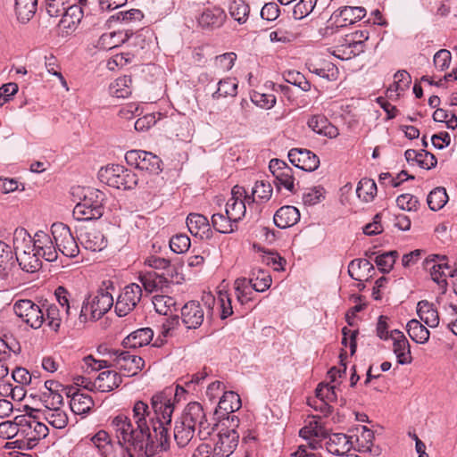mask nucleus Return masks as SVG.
Wrapping results in <instances>:
<instances>
[{"label":"nucleus","instance_id":"f257e3e1","mask_svg":"<svg viewBox=\"0 0 457 457\" xmlns=\"http://www.w3.org/2000/svg\"><path fill=\"white\" fill-rule=\"evenodd\" d=\"M171 395L172 390L166 388L152 396L155 415L150 419L153 433L146 420L149 407L143 401H137L133 406L134 423L125 415L114 417L111 425L118 439L116 443L105 430H99L90 439L101 456L120 457L125 451L133 450L137 457H163L170 447L169 427L174 411Z\"/></svg>","mask_w":457,"mask_h":457},{"label":"nucleus","instance_id":"f03ea898","mask_svg":"<svg viewBox=\"0 0 457 457\" xmlns=\"http://www.w3.org/2000/svg\"><path fill=\"white\" fill-rule=\"evenodd\" d=\"M104 194L95 188L83 189V197L73 209V217L80 221L97 220L104 214Z\"/></svg>","mask_w":457,"mask_h":457},{"label":"nucleus","instance_id":"7ed1b4c3","mask_svg":"<svg viewBox=\"0 0 457 457\" xmlns=\"http://www.w3.org/2000/svg\"><path fill=\"white\" fill-rule=\"evenodd\" d=\"M178 420L190 426L195 430L197 429V435L201 440L206 439L210 435V424L206 420L203 406L197 402L189 403Z\"/></svg>","mask_w":457,"mask_h":457},{"label":"nucleus","instance_id":"20e7f679","mask_svg":"<svg viewBox=\"0 0 457 457\" xmlns=\"http://www.w3.org/2000/svg\"><path fill=\"white\" fill-rule=\"evenodd\" d=\"M51 233L57 251L70 258L76 257L79 253L78 243L67 225L62 222L54 223Z\"/></svg>","mask_w":457,"mask_h":457},{"label":"nucleus","instance_id":"39448f33","mask_svg":"<svg viewBox=\"0 0 457 457\" xmlns=\"http://www.w3.org/2000/svg\"><path fill=\"white\" fill-rule=\"evenodd\" d=\"M101 176L105 177L110 187L118 189H132L138 182L137 176L132 170L118 164L107 167L104 174L101 173Z\"/></svg>","mask_w":457,"mask_h":457},{"label":"nucleus","instance_id":"423d86ee","mask_svg":"<svg viewBox=\"0 0 457 457\" xmlns=\"http://www.w3.org/2000/svg\"><path fill=\"white\" fill-rule=\"evenodd\" d=\"M14 313L34 329L41 328L45 314L38 304L29 299H21L13 304Z\"/></svg>","mask_w":457,"mask_h":457},{"label":"nucleus","instance_id":"0eeeda50","mask_svg":"<svg viewBox=\"0 0 457 457\" xmlns=\"http://www.w3.org/2000/svg\"><path fill=\"white\" fill-rule=\"evenodd\" d=\"M125 160L129 166L158 175L162 170L161 159L151 152L130 150L125 154Z\"/></svg>","mask_w":457,"mask_h":457},{"label":"nucleus","instance_id":"6e6552de","mask_svg":"<svg viewBox=\"0 0 457 457\" xmlns=\"http://www.w3.org/2000/svg\"><path fill=\"white\" fill-rule=\"evenodd\" d=\"M109 354L112 361V367L123 371L125 376H135L144 368L145 361L140 356L129 352L113 350Z\"/></svg>","mask_w":457,"mask_h":457},{"label":"nucleus","instance_id":"1a4fd4ad","mask_svg":"<svg viewBox=\"0 0 457 457\" xmlns=\"http://www.w3.org/2000/svg\"><path fill=\"white\" fill-rule=\"evenodd\" d=\"M142 298V288L138 284L131 283L126 286L117 297L114 305L115 312L119 317L130 313Z\"/></svg>","mask_w":457,"mask_h":457},{"label":"nucleus","instance_id":"9d476101","mask_svg":"<svg viewBox=\"0 0 457 457\" xmlns=\"http://www.w3.org/2000/svg\"><path fill=\"white\" fill-rule=\"evenodd\" d=\"M247 193L245 187L235 186L231 190V197L226 204V215L232 222L238 224L246 215Z\"/></svg>","mask_w":457,"mask_h":457},{"label":"nucleus","instance_id":"9b49d317","mask_svg":"<svg viewBox=\"0 0 457 457\" xmlns=\"http://www.w3.org/2000/svg\"><path fill=\"white\" fill-rule=\"evenodd\" d=\"M315 420L309 422L308 426H312V432L314 439L309 441L307 445H300L295 453L296 457H321L320 453L314 452L320 446V440L328 436V430L320 422L319 416L313 417Z\"/></svg>","mask_w":457,"mask_h":457},{"label":"nucleus","instance_id":"f8f14e48","mask_svg":"<svg viewBox=\"0 0 457 457\" xmlns=\"http://www.w3.org/2000/svg\"><path fill=\"white\" fill-rule=\"evenodd\" d=\"M26 408L29 411V417L18 416V421L21 423V435L26 436L29 441L33 442L45 438L48 435V428L44 423L37 421L32 415V412L37 410L28 406Z\"/></svg>","mask_w":457,"mask_h":457},{"label":"nucleus","instance_id":"ddd939ff","mask_svg":"<svg viewBox=\"0 0 457 457\" xmlns=\"http://www.w3.org/2000/svg\"><path fill=\"white\" fill-rule=\"evenodd\" d=\"M269 169L275 178V184L278 187H284L291 193L295 192L294 170L284 161L272 159L270 162Z\"/></svg>","mask_w":457,"mask_h":457},{"label":"nucleus","instance_id":"4468645a","mask_svg":"<svg viewBox=\"0 0 457 457\" xmlns=\"http://www.w3.org/2000/svg\"><path fill=\"white\" fill-rule=\"evenodd\" d=\"M213 447V457H228L237 448L239 434L233 428H221Z\"/></svg>","mask_w":457,"mask_h":457},{"label":"nucleus","instance_id":"2eb2a0df","mask_svg":"<svg viewBox=\"0 0 457 457\" xmlns=\"http://www.w3.org/2000/svg\"><path fill=\"white\" fill-rule=\"evenodd\" d=\"M106 289L100 288L95 295H91V320H99L104 315L113 305V297L108 290L109 287L113 289L112 283Z\"/></svg>","mask_w":457,"mask_h":457},{"label":"nucleus","instance_id":"dca6fc26","mask_svg":"<svg viewBox=\"0 0 457 457\" xmlns=\"http://www.w3.org/2000/svg\"><path fill=\"white\" fill-rule=\"evenodd\" d=\"M288 158L296 168L305 171H313L320 166L319 157L308 149H291L288 153Z\"/></svg>","mask_w":457,"mask_h":457},{"label":"nucleus","instance_id":"f3484780","mask_svg":"<svg viewBox=\"0 0 457 457\" xmlns=\"http://www.w3.org/2000/svg\"><path fill=\"white\" fill-rule=\"evenodd\" d=\"M204 312L200 303L189 301L181 308V320L187 329H196L204 322Z\"/></svg>","mask_w":457,"mask_h":457},{"label":"nucleus","instance_id":"a211bd4d","mask_svg":"<svg viewBox=\"0 0 457 457\" xmlns=\"http://www.w3.org/2000/svg\"><path fill=\"white\" fill-rule=\"evenodd\" d=\"M33 247L37 254L47 262H54L57 259L56 245L54 244L52 237L44 231H37L34 235Z\"/></svg>","mask_w":457,"mask_h":457},{"label":"nucleus","instance_id":"6ab92c4d","mask_svg":"<svg viewBox=\"0 0 457 457\" xmlns=\"http://www.w3.org/2000/svg\"><path fill=\"white\" fill-rule=\"evenodd\" d=\"M202 301L209 312L212 311L215 302L218 301L220 309V317L221 320H225L233 314L231 299L227 292L219 291L217 298L211 293H204Z\"/></svg>","mask_w":457,"mask_h":457},{"label":"nucleus","instance_id":"aec40b11","mask_svg":"<svg viewBox=\"0 0 457 457\" xmlns=\"http://www.w3.org/2000/svg\"><path fill=\"white\" fill-rule=\"evenodd\" d=\"M187 226L193 236L199 237L201 239H210L212 237V230L209 220L202 214H188L187 218Z\"/></svg>","mask_w":457,"mask_h":457},{"label":"nucleus","instance_id":"412c9836","mask_svg":"<svg viewBox=\"0 0 457 457\" xmlns=\"http://www.w3.org/2000/svg\"><path fill=\"white\" fill-rule=\"evenodd\" d=\"M226 19L225 11L219 6H213L204 9L197 21L198 24L204 29H216L221 27Z\"/></svg>","mask_w":457,"mask_h":457},{"label":"nucleus","instance_id":"4be33fe9","mask_svg":"<svg viewBox=\"0 0 457 457\" xmlns=\"http://www.w3.org/2000/svg\"><path fill=\"white\" fill-rule=\"evenodd\" d=\"M308 127L315 133L335 138L339 135L338 129L323 114H315L307 121Z\"/></svg>","mask_w":457,"mask_h":457},{"label":"nucleus","instance_id":"5701e85b","mask_svg":"<svg viewBox=\"0 0 457 457\" xmlns=\"http://www.w3.org/2000/svg\"><path fill=\"white\" fill-rule=\"evenodd\" d=\"M447 260L445 255L431 254L424 261V267L430 272L431 278L442 287L447 286L446 275L437 262H445Z\"/></svg>","mask_w":457,"mask_h":457},{"label":"nucleus","instance_id":"b1692460","mask_svg":"<svg viewBox=\"0 0 457 457\" xmlns=\"http://www.w3.org/2000/svg\"><path fill=\"white\" fill-rule=\"evenodd\" d=\"M300 220V212L297 208L291 205L280 207L274 214L273 220L279 228H287L294 226Z\"/></svg>","mask_w":457,"mask_h":457},{"label":"nucleus","instance_id":"393cba45","mask_svg":"<svg viewBox=\"0 0 457 457\" xmlns=\"http://www.w3.org/2000/svg\"><path fill=\"white\" fill-rule=\"evenodd\" d=\"M334 15L337 26L345 27L347 24H353L364 18L366 10L363 7L344 6L339 8Z\"/></svg>","mask_w":457,"mask_h":457},{"label":"nucleus","instance_id":"a878e982","mask_svg":"<svg viewBox=\"0 0 457 457\" xmlns=\"http://www.w3.org/2000/svg\"><path fill=\"white\" fill-rule=\"evenodd\" d=\"M132 36V32L123 30L104 33L99 37L96 46L100 50H111L120 46L128 41Z\"/></svg>","mask_w":457,"mask_h":457},{"label":"nucleus","instance_id":"bb28decb","mask_svg":"<svg viewBox=\"0 0 457 457\" xmlns=\"http://www.w3.org/2000/svg\"><path fill=\"white\" fill-rule=\"evenodd\" d=\"M80 241L86 250L101 252L107 246V239L100 230L90 228L80 235Z\"/></svg>","mask_w":457,"mask_h":457},{"label":"nucleus","instance_id":"cd10ccee","mask_svg":"<svg viewBox=\"0 0 457 457\" xmlns=\"http://www.w3.org/2000/svg\"><path fill=\"white\" fill-rule=\"evenodd\" d=\"M374 270L373 264L366 259H354L348 265V274L356 281L369 280Z\"/></svg>","mask_w":457,"mask_h":457},{"label":"nucleus","instance_id":"c85d7f7f","mask_svg":"<svg viewBox=\"0 0 457 457\" xmlns=\"http://www.w3.org/2000/svg\"><path fill=\"white\" fill-rule=\"evenodd\" d=\"M122 382L120 375L114 370H105L101 372L93 386L101 392H110L117 388Z\"/></svg>","mask_w":457,"mask_h":457},{"label":"nucleus","instance_id":"c756f323","mask_svg":"<svg viewBox=\"0 0 457 457\" xmlns=\"http://www.w3.org/2000/svg\"><path fill=\"white\" fill-rule=\"evenodd\" d=\"M327 450L336 455H343L348 453L353 447L352 437L343 433H335L329 436L326 444Z\"/></svg>","mask_w":457,"mask_h":457},{"label":"nucleus","instance_id":"7c9ffc66","mask_svg":"<svg viewBox=\"0 0 457 457\" xmlns=\"http://www.w3.org/2000/svg\"><path fill=\"white\" fill-rule=\"evenodd\" d=\"M16 259L21 268L27 272H35L42 266L41 257L33 246L32 249H25L16 254Z\"/></svg>","mask_w":457,"mask_h":457},{"label":"nucleus","instance_id":"2f4dec72","mask_svg":"<svg viewBox=\"0 0 457 457\" xmlns=\"http://www.w3.org/2000/svg\"><path fill=\"white\" fill-rule=\"evenodd\" d=\"M154 332L150 328L137 329L126 337L122 345L126 348H138L147 345L153 339Z\"/></svg>","mask_w":457,"mask_h":457},{"label":"nucleus","instance_id":"473e14b6","mask_svg":"<svg viewBox=\"0 0 457 457\" xmlns=\"http://www.w3.org/2000/svg\"><path fill=\"white\" fill-rule=\"evenodd\" d=\"M417 314L428 327L436 328L439 324V314L434 304L427 300H421L417 304Z\"/></svg>","mask_w":457,"mask_h":457},{"label":"nucleus","instance_id":"72a5a7b5","mask_svg":"<svg viewBox=\"0 0 457 457\" xmlns=\"http://www.w3.org/2000/svg\"><path fill=\"white\" fill-rule=\"evenodd\" d=\"M61 17L59 25L63 29L73 30L83 17L82 8L80 5L70 4Z\"/></svg>","mask_w":457,"mask_h":457},{"label":"nucleus","instance_id":"f704fd0d","mask_svg":"<svg viewBox=\"0 0 457 457\" xmlns=\"http://www.w3.org/2000/svg\"><path fill=\"white\" fill-rule=\"evenodd\" d=\"M393 350L399 364L403 365L411 362L410 344L403 333H398V337H394Z\"/></svg>","mask_w":457,"mask_h":457},{"label":"nucleus","instance_id":"c9c22d12","mask_svg":"<svg viewBox=\"0 0 457 457\" xmlns=\"http://www.w3.org/2000/svg\"><path fill=\"white\" fill-rule=\"evenodd\" d=\"M272 187L270 183L263 180L256 181L254 187L252 189V195H247V204L251 208V205L257 203H266L272 195Z\"/></svg>","mask_w":457,"mask_h":457},{"label":"nucleus","instance_id":"e433bc0d","mask_svg":"<svg viewBox=\"0 0 457 457\" xmlns=\"http://www.w3.org/2000/svg\"><path fill=\"white\" fill-rule=\"evenodd\" d=\"M195 431L190 426L177 420L174 426V440L177 445L179 448L187 446L194 439Z\"/></svg>","mask_w":457,"mask_h":457},{"label":"nucleus","instance_id":"4c0bfd02","mask_svg":"<svg viewBox=\"0 0 457 457\" xmlns=\"http://www.w3.org/2000/svg\"><path fill=\"white\" fill-rule=\"evenodd\" d=\"M94 406V401L91 396L86 394H82L79 390H77L72 394V397L70 402L71 410L75 414H84L88 412Z\"/></svg>","mask_w":457,"mask_h":457},{"label":"nucleus","instance_id":"58836bf2","mask_svg":"<svg viewBox=\"0 0 457 457\" xmlns=\"http://www.w3.org/2000/svg\"><path fill=\"white\" fill-rule=\"evenodd\" d=\"M110 94L117 98H125L131 95L132 79L130 76H123L116 79L109 87Z\"/></svg>","mask_w":457,"mask_h":457},{"label":"nucleus","instance_id":"ea45409f","mask_svg":"<svg viewBox=\"0 0 457 457\" xmlns=\"http://www.w3.org/2000/svg\"><path fill=\"white\" fill-rule=\"evenodd\" d=\"M409 337L418 344H425L428 341L430 332L418 320H411L406 326Z\"/></svg>","mask_w":457,"mask_h":457},{"label":"nucleus","instance_id":"a19ab883","mask_svg":"<svg viewBox=\"0 0 457 457\" xmlns=\"http://www.w3.org/2000/svg\"><path fill=\"white\" fill-rule=\"evenodd\" d=\"M37 0H15V12L21 23L28 22L37 11Z\"/></svg>","mask_w":457,"mask_h":457},{"label":"nucleus","instance_id":"79ce46f5","mask_svg":"<svg viewBox=\"0 0 457 457\" xmlns=\"http://www.w3.org/2000/svg\"><path fill=\"white\" fill-rule=\"evenodd\" d=\"M229 15L239 24L247 21L250 7L244 0H230L228 5Z\"/></svg>","mask_w":457,"mask_h":457},{"label":"nucleus","instance_id":"37998d69","mask_svg":"<svg viewBox=\"0 0 457 457\" xmlns=\"http://www.w3.org/2000/svg\"><path fill=\"white\" fill-rule=\"evenodd\" d=\"M12 244L16 255L25 249H32L34 237H31L25 228H17L13 232Z\"/></svg>","mask_w":457,"mask_h":457},{"label":"nucleus","instance_id":"c03bdc74","mask_svg":"<svg viewBox=\"0 0 457 457\" xmlns=\"http://www.w3.org/2000/svg\"><path fill=\"white\" fill-rule=\"evenodd\" d=\"M212 224L216 231L223 234L233 233L238 228L237 223L232 222L226 213H214L212 216Z\"/></svg>","mask_w":457,"mask_h":457},{"label":"nucleus","instance_id":"a18cd8bd","mask_svg":"<svg viewBox=\"0 0 457 457\" xmlns=\"http://www.w3.org/2000/svg\"><path fill=\"white\" fill-rule=\"evenodd\" d=\"M449 197L446 190L443 187H437L429 192L427 202L432 211L441 210L448 202Z\"/></svg>","mask_w":457,"mask_h":457},{"label":"nucleus","instance_id":"49530a36","mask_svg":"<svg viewBox=\"0 0 457 457\" xmlns=\"http://www.w3.org/2000/svg\"><path fill=\"white\" fill-rule=\"evenodd\" d=\"M356 194L360 199L369 203L372 201L377 194V185L371 179H361L357 186Z\"/></svg>","mask_w":457,"mask_h":457},{"label":"nucleus","instance_id":"de8ad7c7","mask_svg":"<svg viewBox=\"0 0 457 457\" xmlns=\"http://www.w3.org/2000/svg\"><path fill=\"white\" fill-rule=\"evenodd\" d=\"M218 407L225 413H232L241 407V399L237 394L233 391L224 392L220 398Z\"/></svg>","mask_w":457,"mask_h":457},{"label":"nucleus","instance_id":"09e8293b","mask_svg":"<svg viewBox=\"0 0 457 457\" xmlns=\"http://www.w3.org/2000/svg\"><path fill=\"white\" fill-rule=\"evenodd\" d=\"M44 419L55 428H63L68 424V416L62 409L44 410Z\"/></svg>","mask_w":457,"mask_h":457},{"label":"nucleus","instance_id":"8fccbe9b","mask_svg":"<svg viewBox=\"0 0 457 457\" xmlns=\"http://www.w3.org/2000/svg\"><path fill=\"white\" fill-rule=\"evenodd\" d=\"M237 83L235 79L227 78L220 80L217 90L212 94L214 99L220 97L235 96L237 95Z\"/></svg>","mask_w":457,"mask_h":457},{"label":"nucleus","instance_id":"3c124183","mask_svg":"<svg viewBox=\"0 0 457 457\" xmlns=\"http://www.w3.org/2000/svg\"><path fill=\"white\" fill-rule=\"evenodd\" d=\"M55 296H56L57 302H58V304L62 308L64 309V312H65L64 321L68 322L72 318V316L76 315V313L73 314L72 309L77 311L78 307L74 306V303L73 302H72V304L71 305L70 301H69V297H68L69 296V293L62 287H59L55 290Z\"/></svg>","mask_w":457,"mask_h":457},{"label":"nucleus","instance_id":"603ef678","mask_svg":"<svg viewBox=\"0 0 457 457\" xmlns=\"http://www.w3.org/2000/svg\"><path fill=\"white\" fill-rule=\"evenodd\" d=\"M249 283H251V287L254 291L263 292L270 287L271 278L263 270H258L257 274L255 271L252 272V275L249 278Z\"/></svg>","mask_w":457,"mask_h":457},{"label":"nucleus","instance_id":"864d4df0","mask_svg":"<svg viewBox=\"0 0 457 457\" xmlns=\"http://www.w3.org/2000/svg\"><path fill=\"white\" fill-rule=\"evenodd\" d=\"M63 320V316L61 314V311L57 304H50L46 311L45 321L47 322V326L54 331H58L61 323Z\"/></svg>","mask_w":457,"mask_h":457},{"label":"nucleus","instance_id":"5fc2aeb1","mask_svg":"<svg viewBox=\"0 0 457 457\" xmlns=\"http://www.w3.org/2000/svg\"><path fill=\"white\" fill-rule=\"evenodd\" d=\"M163 280V275H159L156 272H148L140 276V281L143 284L144 288L149 293H152L161 287Z\"/></svg>","mask_w":457,"mask_h":457},{"label":"nucleus","instance_id":"6e6d98bb","mask_svg":"<svg viewBox=\"0 0 457 457\" xmlns=\"http://www.w3.org/2000/svg\"><path fill=\"white\" fill-rule=\"evenodd\" d=\"M397 256L396 251L387 252L377 256L375 262L382 273H387L392 270Z\"/></svg>","mask_w":457,"mask_h":457},{"label":"nucleus","instance_id":"4d7b16f0","mask_svg":"<svg viewBox=\"0 0 457 457\" xmlns=\"http://www.w3.org/2000/svg\"><path fill=\"white\" fill-rule=\"evenodd\" d=\"M21 434V423L18 421V417L14 421H4L0 423V437L4 439H10Z\"/></svg>","mask_w":457,"mask_h":457},{"label":"nucleus","instance_id":"13d9d810","mask_svg":"<svg viewBox=\"0 0 457 457\" xmlns=\"http://www.w3.org/2000/svg\"><path fill=\"white\" fill-rule=\"evenodd\" d=\"M235 289L237 292V297L241 303L250 300V295L252 290L251 283H249V278H239L235 281Z\"/></svg>","mask_w":457,"mask_h":457},{"label":"nucleus","instance_id":"bf43d9fd","mask_svg":"<svg viewBox=\"0 0 457 457\" xmlns=\"http://www.w3.org/2000/svg\"><path fill=\"white\" fill-rule=\"evenodd\" d=\"M40 401L45 406V410L59 409L63 405V397L61 393L44 392L40 396Z\"/></svg>","mask_w":457,"mask_h":457},{"label":"nucleus","instance_id":"052dcab7","mask_svg":"<svg viewBox=\"0 0 457 457\" xmlns=\"http://www.w3.org/2000/svg\"><path fill=\"white\" fill-rule=\"evenodd\" d=\"M190 245V238L186 234L174 235L170 240V250L176 253H186Z\"/></svg>","mask_w":457,"mask_h":457},{"label":"nucleus","instance_id":"680f3d73","mask_svg":"<svg viewBox=\"0 0 457 457\" xmlns=\"http://www.w3.org/2000/svg\"><path fill=\"white\" fill-rule=\"evenodd\" d=\"M317 0H300L294 7L293 16L295 20H302L309 15L314 9Z\"/></svg>","mask_w":457,"mask_h":457},{"label":"nucleus","instance_id":"e2e57ef3","mask_svg":"<svg viewBox=\"0 0 457 457\" xmlns=\"http://www.w3.org/2000/svg\"><path fill=\"white\" fill-rule=\"evenodd\" d=\"M397 206L404 211L417 212L420 206L419 199L411 194H403L396 198Z\"/></svg>","mask_w":457,"mask_h":457},{"label":"nucleus","instance_id":"0e129e2a","mask_svg":"<svg viewBox=\"0 0 457 457\" xmlns=\"http://www.w3.org/2000/svg\"><path fill=\"white\" fill-rule=\"evenodd\" d=\"M69 5L70 0H47L46 12L49 16L58 18Z\"/></svg>","mask_w":457,"mask_h":457},{"label":"nucleus","instance_id":"69168bd1","mask_svg":"<svg viewBox=\"0 0 457 457\" xmlns=\"http://www.w3.org/2000/svg\"><path fill=\"white\" fill-rule=\"evenodd\" d=\"M315 393L317 397L327 402L328 403L337 400L335 386L320 383L318 385Z\"/></svg>","mask_w":457,"mask_h":457},{"label":"nucleus","instance_id":"338daca9","mask_svg":"<svg viewBox=\"0 0 457 457\" xmlns=\"http://www.w3.org/2000/svg\"><path fill=\"white\" fill-rule=\"evenodd\" d=\"M153 303L155 311L163 315L168 314V311L170 306L174 305L175 302L173 298L166 295H156L154 297Z\"/></svg>","mask_w":457,"mask_h":457},{"label":"nucleus","instance_id":"774afa93","mask_svg":"<svg viewBox=\"0 0 457 457\" xmlns=\"http://www.w3.org/2000/svg\"><path fill=\"white\" fill-rule=\"evenodd\" d=\"M361 434L356 436V441L364 451H370L373 445L374 433L366 426H362Z\"/></svg>","mask_w":457,"mask_h":457}]
</instances>
